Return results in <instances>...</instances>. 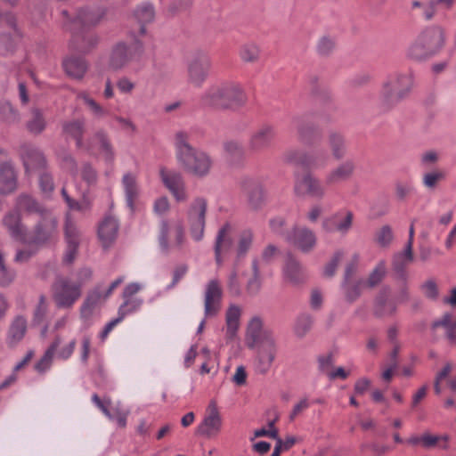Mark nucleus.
<instances>
[{"label":"nucleus","mask_w":456,"mask_h":456,"mask_svg":"<svg viewBox=\"0 0 456 456\" xmlns=\"http://www.w3.org/2000/svg\"><path fill=\"white\" fill-rule=\"evenodd\" d=\"M175 156L179 165L196 176H206L212 167L210 157L189 143V134L178 131L175 135Z\"/></svg>","instance_id":"1"},{"label":"nucleus","mask_w":456,"mask_h":456,"mask_svg":"<svg viewBox=\"0 0 456 456\" xmlns=\"http://www.w3.org/2000/svg\"><path fill=\"white\" fill-rule=\"evenodd\" d=\"M245 101L244 92L234 82L211 85L200 95V103L203 106L223 110L240 107Z\"/></svg>","instance_id":"2"},{"label":"nucleus","mask_w":456,"mask_h":456,"mask_svg":"<svg viewBox=\"0 0 456 456\" xmlns=\"http://www.w3.org/2000/svg\"><path fill=\"white\" fill-rule=\"evenodd\" d=\"M445 29L442 25L425 27L410 45L407 55L416 61H423L438 54L445 45Z\"/></svg>","instance_id":"3"},{"label":"nucleus","mask_w":456,"mask_h":456,"mask_svg":"<svg viewBox=\"0 0 456 456\" xmlns=\"http://www.w3.org/2000/svg\"><path fill=\"white\" fill-rule=\"evenodd\" d=\"M413 86L411 73L395 74L384 82L379 99L380 112L393 110L400 102L405 99Z\"/></svg>","instance_id":"4"},{"label":"nucleus","mask_w":456,"mask_h":456,"mask_svg":"<svg viewBox=\"0 0 456 456\" xmlns=\"http://www.w3.org/2000/svg\"><path fill=\"white\" fill-rule=\"evenodd\" d=\"M57 218L52 212L40 217L33 232H26L23 243L43 247L54 241L58 236Z\"/></svg>","instance_id":"5"},{"label":"nucleus","mask_w":456,"mask_h":456,"mask_svg":"<svg viewBox=\"0 0 456 456\" xmlns=\"http://www.w3.org/2000/svg\"><path fill=\"white\" fill-rule=\"evenodd\" d=\"M81 295L80 285L69 278L59 276L53 284V298L58 308H71Z\"/></svg>","instance_id":"6"},{"label":"nucleus","mask_w":456,"mask_h":456,"mask_svg":"<svg viewBox=\"0 0 456 456\" xmlns=\"http://www.w3.org/2000/svg\"><path fill=\"white\" fill-rule=\"evenodd\" d=\"M282 159L290 165L322 168L327 165L329 154L325 151H316L309 154L297 148H289L283 152Z\"/></svg>","instance_id":"7"},{"label":"nucleus","mask_w":456,"mask_h":456,"mask_svg":"<svg viewBox=\"0 0 456 456\" xmlns=\"http://www.w3.org/2000/svg\"><path fill=\"white\" fill-rule=\"evenodd\" d=\"M248 347L255 350L254 367L256 371L260 374L267 373L275 360L278 350L274 337H265L264 340Z\"/></svg>","instance_id":"8"},{"label":"nucleus","mask_w":456,"mask_h":456,"mask_svg":"<svg viewBox=\"0 0 456 456\" xmlns=\"http://www.w3.org/2000/svg\"><path fill=\"white\" fill-rule=\"evenodd\" d=\"M61 13L67 19L64 21L66 29L72 30L76 28L88 29L96 26L102 20L105 9L100 6L82 8L72 19L67 11L63 10Z\"/></svg>","instance_id":"9"},{"label":"nucleus","mask_w":456,"mask_h":456,"mask_svg":"<svg viewBox=\"0 0 456 456\" xmlns=\"http://www.w3.org/2000/svg\"><path fill=\"white\" fill-rule=\"evenodd\" d=\"M188 82L193 86L200 87L208 77L212 61L204 52H197L187 61Z\"/></svg>","instance_id":"10"},{"label":"nucleus","mask_w":456,"mask_h":456,"mask_svg":"<svg viewBox=\"0 0 456 456\" xmlns=\"http://www.w3.org/2000/svg\"><path fill=\"white\" fill-rule=\"evenodd\" d=\"M130 36L133 38L131 45L132 50L123 42H119L113 47L110 57V66L113 69H119L127 64L133 58V53L137 55H141L143 52V44L137 37L134 30L130 31Z\"/></svg>","instance_id":"11"},{"label":"nucleus","mask_w":456,"mask_h":456,"mask_svg":"<svg viewBox=\"0 0 456 456\" xmlns=\"http://www.w3.org/2000/svg\"><path fill=\"white\" fill-rule=\"evenodd\" d=\"M207 206V200L204 198H196L187 211L190 234L195 241L201 240L204 236Z\"/></svg>","instance_id":"12"},{"label":"nucleus","mask_w":456,"mask_h":456,"mask_svg":"<svg viewBox=\"0 0 456 456\" xmlns=\"http://www.w3.org/2000/svg\"><path fill=\"white\" fill-rule=\"evenodd\" d=\"M294 192L298 197L309 196L320 200L324 197L325 189L317 177L307 172L296 175Z\"/></svg>","instance_id":"13"},{"label":"nucleus","mask_w":456,"mask_h":456,"mask_svg":"<svg viewBox=\"0 0 456 456\" xmlns=\"http://www.w3.org/2000/svg\"><path fill=\"white\" fill-rule=\"evenodd\" d=\"M276 134V128L273 124H261L251 133L248 138V150L252 152H261L269 149L275 140Z\"/></svg>","instance_id":"14"},{"label":"nucleus","mask_w":456,"mask_h":456,"mask_svg":"<svg viewBox=\"0 0 456 456\" xmlns=\"http://www.w3.org/2000/svg\"><path fill=\"white\" fill-rule=\"evenodd\" d=\"M70 31L72 35L69 49L72 52L86 54L94 50L99 43V37L93 31L78 28Z\"/></svg>","instance_id":"15"},{"label":"nucleus","mask_w":456,"mask_h":456,"mask_svg":"<svg viewBox=\"0 0 456 456\" xmlns=\"http://www.w3.org/2000/svg\"><path fill=\"white\" fill-rule=\"evenodd\" d=\"M223 290L216 279L209 281L204 293V314L206 318L217 315L221 310Z\"/></svg>","instance_id":"16"},{"label":"nucleus","mask_w":456,"mask_h":456,"mask_svg":"<svg viewBox=\"0 0 456 456\" xmlns=\"http://www.w3.org/2000/svg\"><path fill=\"white\" fill-rule=\"evenodd\" d=\"M354 214L347 209H341L322 221V228L327 232H338L346 235L353 225Z\"/></svg>","instance_id":"17"},{"label":"nucleus","mask_w":456,"mask_h":456,"mask_svg":"<svg viewBox=\"0 0 456 456\" xmlns=\"http://www.w3.org/2000/svg\"><path fill=\"white\" fill-rule=\"evenodd\" d=\"M64 240L66 242V251L64 256H76L78 248L86 242V237L79 230L77 224L70 218L69 215L66 216L64 224Z\"/></svg>","instance_id":"18"},{"label":"nucleus","mask_w":456,"mask_h":456,"mask_svg":"<svg viewBox=\"0 0 456 456\" xmlns=\"http://www.w3.org/2000/svg\"><path fill=\"white\" fill-rule=\"evenodd\" d=\"M242 192L247 196V203L250 209L256 211L265 204V194L262 184L250 177H243L240 181Z\"/></svg>","instance_id":"19"},{"label":"nucleus","mask_w":456,"mask_h":456,"mask_svg":"<svg viewBox=\"0 0 456 456\" xmlns=\"http://www.w3.org/2000/svg\"><path fill=\"white\" fill-rule=\"evenodd\" d=\"M208 411V414L205 416L199 426L198 432L201 436L211 438L221 431L223 421L216 403H210Z\"/></svg>","instance_id":"20"},{"label":"nucleus","mask_w":456,"mask_h":456,"mask_svg":"<svg viewBox=\"0 0 456 456\" xmlns=\"http://www.w3.org/2000/svg\"><path fill=\"white\" fill-rule=\"evenodd\" d=\"M119 222L112 215H106L98 225V238L104 248H110L118 237Z\"/></svg>","instance_id":"21"},{"label":"nucleus","mask_w":456,"mask_h":456,"mask_svg":"<svg viewBox=\"0 0 456 456\" xmlns=\"http://www.w3.org/2000/svg\"><path fill=\"white\" fill-rule=\"evenodd\" d=\"M235 231L229 223L224 224L217 232L214 249L215 256L231 254L234 248Z\"/></svg>","instance_id":"22"},{"label":"nucleus","mask_w":456,"mask_h":456,"mask_svg":"<svg viewBox=\"0 0 456 456\" xmlns=\"http://www.w3.org/2000/svg\"><path fill=\"white\" fill-rule=\"evenodd\" d=\"M20 156L27 171L45 167L46 160L44 154L33 144L22 143L20 147Z\"/></svg>","instance_id":"23"},{"label":"nucleus","mask_w":456,"mask_h":456,"mask_svg":"<svg viewBox=\"0 0 456 456\" xmlns=\"http://www.w3.org/2000/svg\"><path fill=\"white\" fill-rule=\"evenodd\" d=\"M286 240L306 253L315 245L316 238L314 233L307 228L293 227L289 233H286Z\"/></svg>","instance_id":"24"},{"label":"nucleus","mask_w":456,"mask_h":456,"mask_svg":"<svg viewBox=\"0 0 456 456\" xmlns=\"http://www.w3.org/2000/svg\"><path fill=\"white\" fill-rule=\"evenodd\" d=\"M293 123L297 128L298 138L303 143L312 144L321 135L319 126L304 117L294 118Z\"/></svg>","instance_id":"25"},{"label":"nucleus","mask_w":456,"mask_h":456,"mask_svg":"<svg viewBox=\"0 0 456 456\" xmlns=\"http://www.w3.org/2000/svg\"><path fill=\"white\" fill-rule=\"evenodd\" d=\"M5 28L6 31L0 32V47L5 51H12L21 37L14 15L7 16Z\"/></svg>","instance_id":"26"},{"label":"nucleus","mask_w":456,"mask_h":456,"mask_svg":"<svg viewBox=\"0 0 456 456\" xmlns=\"http://www.w3.org/2000/svg\"><path fill=\"white\" fill-rule=\"evenodd\" d=\"M273 332L263 328V320L259 316L250 319L247 326L246 344L253 346L257 342L264 340L265 337H273Z\"/></svg>","instance_id":"27"},{"label":"nucleus","mask_w":456,"mask_h":456,"mask_svg":"<svg viewBox=\"0 0 456 456\" xmlns=\"http://www.w3.org/2000/svg\"><path fill=\"white\" fill-rule=\"evenodd\" d=\"M354 169V162L352 159H347L327 174L325 183L328 185H332L347 181L353 175Z\"/></svg>","instance_id":"28"},{"label":"nucleus","mask_w":456,"mask_h":456,"mask_svg":"<svg viewBox=\"0 0 456 456\" xmlns=\"http://www.w3.org/2000/svg\"><path fill=\"white\" fill-rule=\"evenodd\" d=\"M390 289L384 287L380 289L374 302V314L379 317L392 315L396 311V304L389 299Z\"/></svg>","instance_id":"29"},{"label":"nucleus","mask_w":456,"mask_h":456,"mask_svg":"<svg viewBox=\"0 0 456 456\" xmlns=\"http://www.w3.org/2000/svg\"><path fill=\"white\" fill-rule=\"evenodd\" d=\"M4 224L11 236L16 240L23 242L27 229L21 223V217L18 210H12L4 217Z\"/></svg>","instance_id":"30"},{"label":"nucleus","mask_w":456,"mask_h":456,"mask_svg":"<svg viewBox=\"0 0 456 456\" xmlns=\"http://www.w3.org/2000/svg\"><path fill=\"white\" fill-rule=\"evenodd\" d=\"M17 188V174L11 163L0 165V192L10 194Z\"/></svg>","instance_id":"31"},{"label":"nucleus","mask_w":456,"mask_h":456,"mask_svg":"<svg viewBox=\"0 0 456 456\" xmlns=\"http://www.w3.org/2000/svg\"><path fill=\"white\" fill-rule=\"evenodd\" d=\"M25 126L31 134H41L47 126L44 110L37 107H32L29 110Z\"/></svg>","instance_id":"32"},{"label":"nucleus","mask_w":456,"mask_h":456,"mask_svg":"<svg viewBox=\"0 0 456 456\" xmlns=\"http://www.w3.org/2000/svg\"><path fill=\"white\" fill-rule=\"evenodd\" d=\"M104 297V293L101 290V286L97 285L87 292V295L80 307V316L82 319H88L92 316L94 308Z\"/></svg>","instance_id":"33"},{"label":"nucleus","mask_w":456,"mask_h":456,"mask_svg":"<svg viewBox=\"0 0 456 456\" xmlns=\"http://www.w3.org/2000/svg\"><path fill=\"white\" fill-rule=\"evenodd\" d=\"M443 328L449 345L456 346V318L450 313L444 314L432 323V329Z\"/></svg>","instance_id":"34"},{"label":"nucleus","mask_w":456,"mask_h":456,"mask_svg":"<svg viewBox=\"0 0 456 456\" xmlns=\"http://www.w3.org/2000/svg\"><path fill=\"white\" fill-rule=\"evenodd\" d=\"M63 68L68 76L81 79L87 71L88 64L84 57L70 56L63 61Z\"/></svg>","instance_id":"35"},{"label":"nucleus","mask_w":456,"mask_h":456,"mask_svg":"<svg viewBox=\"0 0 456 456\" xmlns=\"http://www.w3.org/2000/svg\"><path fill=\"white\" fill-rule=\"evenodd\" d=\"M134 16L139 23L137 37L146 33L145 24L153 21L155 17L154 7L151 3L145 2L139 5L134 12Z\"/></svg>","instance_id":"36"},{"label":"nucleus","mask_w":456,"mask_h":456,"mask_svg":"<svg viewBox=\"0 0 456 456\" xmlns=\"http://www.w3.org/2000/svg\"><path fill=\"white\" fill-rule=\"evenodd\" d=\"M328 144L335 159L339 160L346 155V142L341 133L334 130L330 131Z\"/></svg>","instance_id":"37"},{"label":"nucleus","mask_w":456,"mask_h":456,"mask_svg":"<svg viewBox=\"0 0 456 456\" xmlns=\"http://www.w3.org/2000/svg\"><path fill=\"white\" fill-rule=\"evenodd\" d=\"M241 315V308L237 305H231L226 310V338L232 339L238 331L240 326V319Z\"/></svg>","instance_id":"38"},{"label":"nucleus","mask_w":456,"mask_h":456,"mask_svg":"<svg viewBox=\"0 0 456 456\" xmlns=\"http://www.w3.org/2000/svg\"><path fill=\"white\" fill-rule=\"evenodd\" d=\"M122 185L126 195V206L133 211L134 208V200L139 193L135 175L132 173L125 174L122 178Z\"/></svg>","instance_id":"39"},{"label":"nucleus","mask_w":456,"mask_h":456,"mask_svg":"<svg viewBox=\"0 0 456 456\" xmlns=\"http://www.w3.org/2000/svg\"><path fill=\"white\" fill-rule=\"evenodd\" d=\"M283 276L288 281L293 284L303 281L305 279V271L297 258H287L283 266Z\"/></svg>","instance_id":"40"},{"label":"nucleus","mask_w":456,"mask_h":456,"mask_svg":"<svg viewBox=\"0 0 456 456\" xmlns=\"http://www.w3.org/2000/svg\"><path fill=\"white\" fill-rule=\"evenodd\" d=\"M21 120L19 110L9 101L0 102V121L7 126L17 125Z\"/></svg>","instance_id":"41"},{"label":"nucleus","mask_w":456,"mask_h":456,"mask_svg":"<svg viewBox=\"0 0 456 456\" xmlns=\"http://www.w3.org/2000/svg\"><path fill=\"white\" fill-rule=\"evenodd\" d=\"M17 207L27 211L28 214H37L40 217L49 214L51 211L38 203L29 195L22 194L17 199Z\"/></svg>","instance_id":"42"},{"label":"nucleus","mask_w":456,"mask_h":456,"mask_svg":"<svg viewBox=\"0 0 456 456\" xmlns=\"http://www.w3.org/2000/svg\"><path fill=\"white\" fill-rule=\"evenodd\" d=\"M27 331V320L21 316H16L12 322L8 330V341L15 345L19 343L25 336Z\"/></svg>","instance_id":"43"},{"label":"nucleus","mask_w":456,"mask_h":456,"mask_svg":"<svg viewBox=\"0 0 456 456\" xmlns=\"http://www.w3.org/2000/svg\"><path fill=\"white\" fill-rule=\"evenodd\" d=\"M61 343V338L60 336H56L53 342L49 346V347L45 352L44 355L40 358V360L35 364V370L39 373H44L48 370L52 365L53 355L56 352V349Z\"/></svg>","instance_id":"44"},{"label":"nucleus","mask_w":456,"mask_h":456,"mask_svg":"<svg viewBox=\"0 0 456 456\" xmlns=\"http://www.w3.org/2000/svg\"><path fill=\"white\" fill-rule=\"evenodd\" d=\"M63 132L76 140L77 147L83 146V136L85 133L84 119H77L65 122L62 126Z\"/></svg>","instance_id":"45"},{"label":"nucleus","mask_w":456,"mask_h":456,"mask_svg":"<svg viewBox=\"0 0 456 456\" xmlns=\"http://www.w3.org/2000/svg\"><path fill=\"white\" fill-rule=\"evenodd\" d=\"M422 448L430 450L433 448H439L443 450L448 449L449 436L447 435H432L428 432L422 434Z\"/></svg>","instance_id":"46"},{"label":"nucleus","mask_w":456,"mask_h":456,"mask_svg":"<svg viewBox=\"0 0 456 456\" xmlns=\"http://www.w3.org/2000/svg\"><path fill=\"white\" fill-rule=\"evenodd\" d=\"M94 137L100 144V149L103 154L104 160L107 163H112L115 159V151L107 133L101 129L95 133Z\"/></svg>","instance_id":"47"},{"label":"nucleus","mask_w":456,"mask_h":456,"mask_svg":"<svg viewBox=\"0 0 456 456\" xmlns=\"http://www.w3.org/2000/svg\"><path fill=\"white\" fill-rule=\"evenodd\" d=\"M159 175L162 183L169 191L184 184L182 175L177 171H167L165 167H161L159 170Z\"/></svg>","instance_id":"48"},{"label":"nucleus","mask_w":456,"mask_h":456,"mask_svg":"<svg viewBox=\"0 0 456 456\" xmlns=\"http://www.w3.org/2000/svg\"><path fill=\"white\" fill-rule=\"evenodd\" d=\"M342 289L345 294L346 299L352 303L360 297L362 289L365 288L364 280H358L354 282L342 281Z\"/></svg>","instance_id":"49"},{"label":"nucleus","mask_w":456,"mask_h":456,"mask_svg":"<svg viewBox=\"0 0 456 456\" xmlns=\"http://www.w3.org/2000/svg\"><path fill=\"white\" fill-rule=\"evenodd\" d=\"M260 263L257 258H254L251 262V267L253 271V276L248 280L246 290L248 295L256 296L261 289V279L259 273Z\"/></svg>","instance_id":"50"},{"label":"nucleus","mask_w":456,"mask_h":456,"mask_svg":"<svg viewBox=\"0 0 456 456\" xmlns=\"http://www.w3.org/2000/svg\"><path fill=\"white\" fill-rule=\"evenodd\" d=\"M415 9L420 10V16L425 21L432 20L436 14L435 0L426 2L414 0L411 2V10Z\"/></svg>","instance_id":"51"},{"label":"nucleus","mask_w":456,"mask_h":456,"mask_svg":"<svg viewBox=\"0 0 456 456\" xmlns=\"http://www.w3.org/2000/svg\"><path fill=\"white\" fill-rule=\"evenodd\" d=\"M313 323L314 318L310 314H300L297 316L294 325L295 335L299 338H304L312 329Z\"/></svg>","instance_id":"52"},{"label":"nucleus","mask_w":456,"mask_h":456,"mask_svg":"<svg viewBox=\"0 0 456 456\" xmlns=\"http://www.w3.org/2000/svg\"><path fill=\"white\" fill-rule=\"evenodd\" d=\"M395 239L393 229L390 225L381 226L374 235V240L380 248H389Z\"/></svg>","instance_id":"53"},{"label":"nucleus","mask_w":456,"mask_h":456,"mask_svg":"<svg viewBox=\"0 0 456 456\" xmlns=\"http://www.w3.org/2000/svg\"><path fill=\"white\" fill-rule=\"evenodd\" d=\"M224 150L232 160H240L244 158L243 144L236 140H229L224 143Z\"/></svg>","instance_id":"54"},{"label":"nucleus","mask_w":456,"mask_h":456,"mask_svg":"<svg viewBox=\"0 0 456 456\" xmlns=\"http://www.w3.org/2000/svg\"><path fill=\"white\" fill-rule=\"evenodd\" d=\"M142 304L143 299L141 297L124 299V302L118 307V314H120L123 318H125L126 315L137 312Z\"/></svg>","instance_id":"55"},{"label":"nucleus","mask_w":456,"mask_h":456,"mask_svg":"<svg viewBox=\"0 0 456 456\" xmlns=\"http://www.w3.org/2000/svg\"><path fill=\"white\" fill-rule=\"evenodd\" d=\"M253 241V232L251 230H243L240 232L238 237V244L236 247V254L240 256H243L248 253L249 250Z\"/></svg>","instance_id":"56"},{"label":"nucleus","mask_w":456,"mask_h":456,"mask_svg":"<svg viewBox=\"0 0 456 456\" xmlns=\"http://www.w3.org/2000/svg\"><path fill=\"white\" fill-rule=\"evenodd\" d=\"M259 47L254 43L243 45L240 49V56L245 62H255L259 57Z\"/></svg>","instance_id":"57"},{"label":"nucleus","mask_w":456,"mask_h":456,"mask_svg":"<svg viewBox=\"0 0 456 456\" xmlns=\"http://www.w3.org/2000/svg\"><path fill=\"white\" fill-rule=\"evenodd\" d=\"M15 271L9 266L4 258H0V286H9L15 278Z\"/></svg>","instance_id":"58"},{"label":"nucleus","mask_w":456,"mask_h":456,"mask_svg":"<svg viewBox=\"0 0 456 456\" xmlns=\"http://www.w3.org/2000/svg\"><path fill=\"white\" fill-rule=\"evenodd\" d=\"M386 273V268L383 263L378 265L375 269L370 273L369 278L364 281V286L366 288L372 289L378 286L383 280Z\"/></svg>","instance_id":"59"},{"label":"nucleus","mask_w":456,"mask_h":456,"mask_svg":"<svg viewBox=\"0 0 456 456\" xmlns=\"http://www.w3.org/2000/svg\"><path fill=\"white\" fill-rule=\"evenodd\" d=\"M77 97L87 105L91 112L97 118H102L107 114V111L91 98L86 92L79 93Z\"/></svg>","instance_id":"60"},{"label":"nucleus","mask_w":456,"mask_h":456,"mask_svg":"<svg viewBox=\"0 0 456 456\" xmlns=\"http://www.w3.org/2000/svg\"><path fill=\"white\" fill-rule=\"evenodd\" d=\"M335 41L333 38L323 36L320 38L317 44V52L322 56H327L332 53V51L335 49Z\"/></svg>","instance_id":"61"},{"label":"nucleus","mask_w":456,"mask_h":456,"mask_svg":"<svg viewBox=\"0 0 456 456\" xmlns=\"http://www.w3.org/2000/svg\"><path fill=\"white\" fill-rule=\"evenodd\" d=\"M92 402L94 403V405L99 408L102 413L110 419H114V414L111 413L109 410V406L111 404V400L110 397H104L103 400H102L97 394H94L92 395Z\"/></svg>","instance_id":"62"},{"label":"nucleus","mask_w":456,"mask_h":456,"mask_svg":"<svg viewBox=\"0 0 456 456\" xmlns=\"http://www.w3.org/2000/svg\"><path fill=\"white\" fill-rule=\"evenodd\" d=\"M411 259L412 258H395L393 262V268L397 279H400L403 281H406V267Z\"/></svg>","instance_id":"63"},{"label":"nucleus","mask_w":456,"mask_h":456,"mask_svg":"<svg viewBox=\"0 0 456 456\" xmlns=\"http://www.w3.org/2000/svg\"><path fill=\"white\" fill-rule=\"evenodd\" d=\"M81 176L88 185L95 184L98 178L96 170L87 162L83 164Z\"/></svg>","instance_id":"64"}]
</instances>
